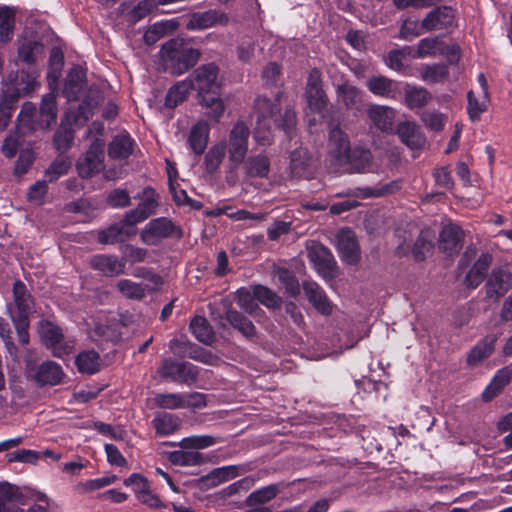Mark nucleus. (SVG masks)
Wrapping results in <instances>:
<instances>
[{
  "label": "nucleus",
  "instance_id": "obj_17",
  "mask_svg": "<svg viewBox=\"0 0 512 512\" xmlns=\"http://www.w3.org/2000/svg\"><path fill=\"white\" fill-rule=\"evenodd\" d=\"M75 140V129L70 121V115L65 114L61 119L59 126L54 132L52 143L53 147L60 154H65L69 151Z\"/></svg>",
  "mask_w": 512,
  "mask_h": 512
},
{
  "label": "nucleus",
  "instance_id": "obj_40",
  "mask_svg": "<svg viewBox=\"0 0 512 512\" xmlns=\"http://www.w3.org/2000/svg\"><path fill=\"white\" fill-rule=\"evenodd\" d=\"M191 83L188 80L178 81L167 91L164 105L166 108L174 109L179 104L183 103L189 95Z\"/></svg>",
  "mask_w": 512,
  "mask_h": 512
},
{
  "label": "nucleus",
  "instance_id": "obj_49",
  "mask_svg": "<svg viewBox=\"0 0 512 512\" xmlns=\"http://www.w3.org/2000/svg\"><path fill=\"white\" fill-rule=\"evenodd\" d=\"M431 99V93L423 87H408L405 92V104L410 109L422 108Z\"/></svg>",
  "mask_w": 512,
  "mask_h": 512
},
{
  "label": "nucleus",
  "instance_id": "obj_15",
  "mask_svg": "<svg viewBox=\"0 0 512 512\" xmlns=\"http://www.w3.org/2000/svg\"><path fill=\"white\" fill-rule=\"evenodd\" d=\"M64 375L60 364L47 360L38 366L33 379L39 387L56 386L62 382Z\"/></svg>",
  "mask_w": 512,
  "mask_h": 512
},
{
  "label": "nucleus",
  "instance_id": "obj_52",
  "mask_svg": "<svg viewBox=\"0 0 512 512\" xmlns=\"http://www.w3.org/2000/svg\"><path fill=\"white\" fill-rule=\"evenodd\" d=\"M256 302H260L262 305L269 309L279 308L282 304V299L270 288L263 285H255L252 287Z\"/></svg>",
  "mask_w": 512,
  "mask_h": 512
},
{
  "label": "nucleus",
  "instance_id": "obj_32",
  "mask_svg": "<svg viewBox=\"0 0 512 512\" xmlns=\"http://www.w3.org/2000/svg\"><path fill=\"white\" fill-rule=\"evenodd\" d=\"M152 425L155 429L156 435L168 436L172 435L181 426V419L172 413L161 412L155 415L152 420Z\"/></svg>",
  "mask_w": 512,
  "mask_h": 512
},
{
  "label": "nucleus",
  "instance_id": "obj_39",
  "mask_svg": "<svg viewBox=\"0 0 512 512\" xmlns=\"http://www.w3.org/2000/svg\"><path fill=\"white\" fill-rule=\"evenodd\" d=\"M239 475V467L236 465H228L213 469L210 473L202 478V482L208 487H216L226 481L234 479Z\"/></svg>",
  "mask_w": 512,
  "mask_h": 512
},
{
  "label": "nucleus",
  "instance_id": "obj_19",
  "mask_svg": "<svg viewBox=\"0 0 512 512\" xmlns=\"http://www.w3.org/2000/svg\"><path fill=\"white\" fill-rule=\"evenodd\" d=\"M366 86L375 96L389 99H396L400 94V83L386 76H372L368 79Z\"/></svg>",
  "mask_w": 512,
  "mask_h": 512
},
{
  "label": "nucleus",
  "instance_id": "obj_57",
  "mask_svg": "<svg viewBox=\"0 0 512 512\" xmlns=\"http://www.w3.org/2000/svg\"><path fill=\"white\" fill-rule=\"evenodd\" d=\"M440 45H442V40L437 36L423 38L418 42L413 57L422 59L427 56H435L438 54Z\"/></svg>",
  "mask_w": 512,
  "mask_h": 512
},
{
  "label": "nucleus",
  "instance_id": "obj_26",
  "mask_svg": "<svg viewBox=\"0 0 512 512\" xmlns=\"http://www.w3.org/2000/svg\"><path fill=\"white\" fill-rule=\"evenodd\" d=\"M227 21L224 13L217 10L193 13L186 27L188 30H203Z\"/></svg>",
  "mask_w": 512,
  "mask_h": 512
},
{
  "label": "nucleus",
  "instance_id": "obj_34",
  "mask_svg": "<svg viewBox=\"0 0 512 512\" xmlns=\"http://www.w3.org/2000/svg\"><path fill=\"white\" fill-rule=\"evenodd\" d=\"M43 53V45L36 40H25L17 49L16 64L23 63L29 68L36 65L37 56Z\"/></svg>",
  "mask_w": 512,
  "mask_h": 512
},
{
  "label": "nucleus",
  "instance_id": "obj_33",
  "mask_svg": "<svg viewBox=\"0 0 512 512\" xmlns=\"http://www.w3.org/2000/svg\"><path fill=\"white\" fill-rule=\"evenodd\" d=\"M135 198L141 199L136 208L146 220L156 213L160 205V196L151 186L144 187L141 193H138Z\"/></svg>",
  "mask_w": 512,
  "mask_h": 512
},
{
  "label": "nucleus",
  "instance_id": "obj_1",
  "mask_svg": "<svg viewBox=\"0 0 512 512\" xmlns=\"http://www.w3.org/2000/svg\"><path fill=\"white\" fill-rule=\"evenodd\" d=\"M218 75V65L211 62L199 66L186 79L192 84V90H197L199 103L208 109L207 116L216 122L220 120L225 111L220 97L221 85L217 81Z\"/></svg>",
  "mask_w": 512,
  "mask_h": 512
},
{
  "label": "nucleus",
  "instance_id": "obj_31",
  "mask_svg": "<svg viewBox=\"0 0 512 512\" xmlns=\"http://www.w3.org/2000/svg\"><path fill=\"white\" fill-rule=\"evenodd\" d=\"M189 449L175 450L168 453V460L178 466H200L208 462V456Z\"/></svg>",
  "mask_w": 512,
  "mask_h": 512
},
{
  "label": "nucleus",
  "instance_id": "obj_61",
  "mask_svg": "<svg viewBox=\"0 0 512 512\" xmlns=\"http://www.w3.org/2000/svg\"><path fill=\"white\" fill-rule=\"evenodd\" d=\"M70 167V159L64 154L59 153V155L55 158V160L51 163V165L46 171V174L49 177V181H55L60 176L67 174Z\"/></svg>",
  "mask_w": 512,
  "mask_h": 512
},
{
  "label": "nucleus",
  "instance_id": "obj_18",
  "mask_svg": "<svg viewBox=\"0 0 512 512\" xmlns=\"http://www.w3.org/2000/svg\"><path fill=\"white\" fill-rule=\"evenodd\" d=\"M90 267L103 274L112 277L123 273L125 262L116 255L96 254L90 258Z\"/></svg>",
  "mask_w": 512,
  "mask_h": 512
},
{
  "label": "nucleus",
  "instance_id": "obj_24",
  "mask_svg": "<svg viewBox=\"0 0 512 512\" xmlns=\"http://www.w3.org/2000/svg\"><path fill=\"white\" fill-rule=\"evenodd\" d=\"M497 336L494 334L486 335L479 340L476 345L469 351L467 355V364L476 366L488 359L495 350Z\"/></svg>",
  "mask_w": 512,
  "mask_h": 512
},
{
  "label": "nucleus",
  "instance_id": "obj_42",
  "mask_svg": "<svg viewBox=\"0 0 512 512\" xmlns=\"http://www.w3.org/2000/svg\"><path fill=\"white\" fill-rule=\"evenodd\" d=\"M280 100L279 98H275L272 100L266 96L260 95L255 99L254 109L258 115V123H261L263 120L268 118H274L276 114L280 111Z\"/></svg>",
  "mask_w": 512,
  "mask_h": 512
},
{
  "label": "nucleus",
  "instance_id": "obj_27",
  "mask_svg": "<svg viewBox=\"0 0 512 512\" xmlns=\"http://www.w3.org/2000/svg\"><path fill=\"white\" fill-rule=\"evenodd\" d=\"M210 127L205 121H198L191 127L188 135V145L196 155H202L207 148Z\"/></svg>",
  "mask_w": 512,
  "mask_h": 512
},
{
  "label": "nucleus",
  "instance_id": "obj_20",
  "mask_svg": "<svg viewBox=\"0 0 512 512\" xmlns=\"http://www.w3.org/2000/svg\"><path fill=\"white\" fill-rule=\"evenodd\" d=\"M308 257L317 271L324 276L332 275L336 268V261L331 251L322 244H317L309 249Z\"/></svg>",
  "mask_w": 512,
  "mask_h": 512
},
{
  "label": "nucleus",
  "instance_id": "obj_6",
  "mask_svg": "<svg viewBox=\"0 0 512 512\" xmlns=\"http://www.w3.org/2000/svg\"><path fill=\"white\" fill-rule=\"evenodd\" d=\"M37 330L42 344L57 358H64L69 355L72 346L64 341L65 336L62 328L56 323L42 319L37 324Z\"/></svg>",
  "mask_w": 512,
  "mask_h": 512
},
{
  "label": "nucleus",
  "instance_id": "obj_62",
  "mask_svg": "<svg viewBox=\"0 0 512 512\" xmlns=\"http://www.w3.org/2000/svg\"><path fill=\"white\" fill-rule=\"evenodd\" d=\"M434 243L428 239L423 233H421L415 240L412 254L413 258L417 262L424 261L428 254L433 251Z\"/></svg>",
  "mask_w": 512,
  "mask_h": 512
},
{
  "label": "nucleus",
  "instance_id": "obj_38",
  "mask_svg": "<svg viewBox=\"0 0 512 512\" xmlns=\"http://www.w3.org/2000/svg\"><path fill=\"white\" fill-rule=\"evenodd\" d=\"M36 106L31 102L23 104L20 113L17 116V127L24 134L32 133L38 130V120Z\"/></svg>",
  "mask_w": 512,
  "mask_h": 512
},
{
  "label": "nucleus",
  "instance_id": "obj_36",
  "mask_svg": "<svg viewBox=\"0 0 512 512\" xmlns=\"http://www.w3.org/2000/svg\"><path fill=\"white\" fill-rule=\"evenodd\" d=\"M225 319L246 338H252L256 335V327L253 322L239 311L228 309L225 312Z\"/></svg>",
  "mask_w": 512,
  "mask_h": 512
},
{
  "label": "nucleus",
  "instance_id": "obj_4",
  "mask_svg": "<svg viewBox=\"0 0 512 512\" xmlns=\"http://www.w3.org/2000/svg\"><path fill=\"white\" fill-rule=\"evenodd\" d=\"M37 76L35 70L21 69L18 71L11 86L3 93L0 103L11 106V109L15 110L21 96H29L40 86Z\"/></svg>",
  "mask_w": 512,
  "mask_h": 512
},
{
  "label": "nucleus",
  "instance_id": "obj_29",
  "mask_svg": "<svg viewBox=\"0 0 512 512\" xmlns=\"http://www.w3.org/2000/svg\"><path fill=\"white\" fill-rule=\"evenodd\" d=\"M136 234L135 228L126 229L121 222L114 223L98 232V241L101 244L122 243Z\"/></svg>",
  "mask_w": 512,
  "mask_h": 512
},
{
  "label": "nucleus",
  "instance_id": "obj_41",
  "mask_svg": "<svg viewBox=\"0 0 512 512\" xmlns=\"http://www.w3.org/2000/svg\"><path fill=\"white\" fill-rule=\"evenodd\" d=\"M392 114L391 109L380 105H373L368 110L370 120L378 129L384 132L393 130Z\"/></svg>",
  "mask_w": 512,
  "mask_h": 512
},
{
  "label": "nucleus",
  "instance_id": "obj_7",
  "mask_svg": "<svg viewBox=\"0 0 512 512\" xmlns=\"http://www.w3.org/2000/svg\"><path fill=\"white\" fill-rule=\"evenodd\" d=\"M105 141L96 137L90 144L87 151L78 158L76 170L82 179H88L100 173L104 169Z\"/></svg>",
  "mask_w": 512,
  "mask_h": 512
},
{
  "label": "nucleus",
  "instance_id": "obj_60",
  "mask_svg": "<svg viewBox=\"0 0 512 512\" xmlns=\"http://www.w3.org/2000/svg\"><path fill=\"white\" fill-rule=\"evenodd\" d=\"M188 349L189 351L186 354L187 358L193 359L206 365H214L218 361V357L214 353L195 343L191 342L190 346H188Z\"/></svg>",
  "mask_w": 512,
  "mask_h": 512
},
{
  "label": "nucleus",
  "instance_id": "obj_50",
  "mask_svg": "<svg viewBox=\"0 0 512 512\" xmlns=\"http://www.w3.org/2000/svg\"><path fill=\"white\" fill-rule=\"evenodd\" d=\"M489 96L483 94V99L479 100L474 92L470 90L467 93V114L472 122H477L481 118V114L488 109Z\"/></svg>",
  "mask_w": 512,
  "mask_h": 512
},
{
  "label": "nucleus",
  "instance_id": "obj_63",
  "mask_svg": "<svg viewBox=\"0 0 512 512\" xmlns=\"http://www.w3.org/2000/svg\"><path fill=\"white\" fill-rule=\"evenodd\" d=\"M424 29L421 27V23L416 19L407 18L400 26V31L397 38L405 41H412L414 38L420 36Z\"/></svg>",
  "mask_w": 512,
  "mask_h": 512
},
{
  "label": "nucleus",
  "instance_id": "obj_28",
  "mask_svg": "<svg viewBox=\"0 0 512 512\" xmlns=\"http://www.w3.org/2000/svg\"><path fill=\"white\" fill-rule=\"evenodd\" d=\"M491 262V255L482 253L465 276L466 286L469 288H477L486 278Z\"/></svg>",
  "mask_w": 512,
  "mask_h": 512
},
{
  "label": "nucleus",
  "instance_id": "obj_2",
  "mask_svg": "<svg viewBox=\"0 0 512 512\" xmlns=\"http://www.w3.org/2000/svg\"><path fill=\"white\" fill-rule=\"evenodd\" d=\"M159 54L165 71L173 75L186 73L198 63L202 55L199 49L190 47L180 38L162 44Z\"/></svg>",
  "mask_w": 512,
  "mask_h": 512
},
{
  "label": "nucleus",
  "instance_id": "obj_51",
  "mask_svg": "<svg viewBox=\"0 0 512 512\" xmlns=\"http://www.w3.org/2000/svg\"><path fill=\"white\" fill-rule=\"evenodd\" d=\"M175 29V25L169 21L156 22L151 25L144 33L143 40L145 44L151 46L163 38L168 32Z\"/></svg>",
  "mask_w": 512,
  "mask_h": 512
},
{
  "label": "nucleus",
  "instance_id": "obj_56",
  "mask_svg": "<svg viewBox=\"0 0 512 512\" xmlns=\"http://www.w3.org/2000/svg\"><path fill=\"white\" fill-rule=\"evenodd\" d=\"M154 402L161 409H179L185 407V400L182 393H158Z\"/></svg>",
  "mask_w": 512,
  "mask_h": 512
},
{
  "label": "nucleus",
  "instance_id": "obj_59",
  "mask_svg": "<svg viewBox=\"0 0 512 512\" xmlns=\"http://www.w3.org/2000/svg\"><path fill=\"white\" fill-rule=\"evenodd\" d=\"M106 205L113 209L126 208L131 205V197L126 189L115 188L106 196Z\"/></svg>",
  "mask_w": 512,
  "mask_h": 512
},
{
  "label": "nucleus",
  "instance_id": "obj_3",
  "mask_svg": "<svg viewBox=\"0 0 512 512\" xmlns=\"http://www.w3.org/2000/svg\"><path fill=\"white\" fill-rule=\"evenodd\" d=\"M183 237V230L168 217L151 219L140 233L141 241L148 246H156L164 239Z\"/></svg>",
  "mask_w": 512,
  "mask_h": 512
},
{
  "label": "nucleus",
  "instance_id": "obj_10",
  "mask_svg": "<svg viewBox=\"0 0 512 512\" xmlns=\"http://www.w3.org/2000/svg\"><path fill=\"white\" fill-rule=\"evenodd\" d=\"M512 288V274L502 268H494L488 276L484 289L486 298L497 301Z\"/></svg>",
  "mask_w": 512,
  "mask_h": 512
},
{
  "label": "nucleus",
  "instance_id": "obj_13",
  "mask_svg": "<svg viewBox=\"0 0 512 512\" xmlns=\"http://www.w3.org/2000/svg\"><path fill=\"white\" fill-rule=\"evenodd\" d=\"M316 71L310 73L306 87V99L311 111L323 115L327 110L328 98L322 88V81Z\"/></svg>",
  "mask_w": 512,
  "mask_h": 512
},
{
  "label": "nucleus",
  "instance_id": "obj_58",
  "mask_svg": "<svg viewBox=\"0 0 512 512\" xmlns=\"http://www.w3.org/2000/svg\"><path fill=\"white\" fill-rule=\"evenodd\" d=\"M279 282L284 286L290 296H297L300 293V284L294 272L287 268H279L277 272Z\"/></svg>",
  "mask_w": 512,
  "mask_h": 512
},
{
  "label": "nucleus",
  "instance_id": "obj_14",
  "mask_svg": "<svg viewBox=\"0 0 512 512\" xmlns=\"http://www.w3.org/2000/svg\"><path fill=\"white\" fill-rule=\"evenodd\" d=\"M351 145L348 135L339 127L334 125L329 130V155L338 165L347 161V152Z\"/></svg>",
  "mask_w": 512,
  "mask_h": 512
},
{
  "label": "nucleus",
  "instance_id": "obj_47",
  "mask_svg": "<svg viewBox=\"0 0 512 512\" xmlns=\"http://www.w3.org/2000/svg\"><path fill=\"white\" fill-rule=\"evenodd\" d=\"M15 29V11L10 7H0V42L8 43Z\"/></svg>",
  "mask_w": 512,
  "mask_h": 512
},
{
  "label": "nucleus",
  "instance_id": "obj_9",
  "mask_svg": "<svg viewBox=\"0 0 512 512\" xmlns=\"http://www.w3.org/2000/svg\"><path fill=\"white\" fill-rule=\"evenodd\" d=\"M13 301L7 304V310L11 320H29L35 307V299L28 290L26 284L16 280L12 288Z\"/></svg>",
  "mask_w": 512,
  "mask_h": 512
},
{
  "label": "nucleus",
  "instance_id": "obj_46",
  "mask_svg": "<svg viewBox=\"0 0 512 512\" xmlns=\"http://www.w3.org/2000/svg\"><path fill=\"white\" fill-rule=\"evenodd\" d=\"M190 329L198 341L204 344L214 341V331L205 317L195 316L190 322Z\"/></svg>",
  "mask_w": 512,
  "mask_h": 512
},
{
  "label": "nucleus",
  "instance_id": "obj_23",
  "mask_svg": "<svg viewBox=\"0 0 512 512\" xmlns=\"http://www.w3.org/2000/svg\"><path fill=\"white\" fill-rule=\"evenodd\" d=\"M135 140L128 132L117 134L108 145V156L113 160H125L134 152Z\"/></svg>",
  "mask_w": 512,
  "mask_h": 512
},
{
  "label": "nucleus",
  "instance_id": "obj_21",
  "mask_svg": "<svg viewBox=\"0 0 512 512\" xmlns=\"http://www.w3.org/2000/svg\"><path fill=\"white\" fill-rule=\"evenodd\" d=\"M462 240H463V231L457 225H447L445 226L439 237V249L449 255L452 256L457 254L462 248Z\"/></svg>",
  "mask_w": 512,
  "mask_h": 512
},
{
  "label": "nucleus",
  "instance_id": "obj_43",
  "mask_svg": "<svg viewBox=\"0 0 512 512\" xmlns=\"http://www.w3.org/2000/svg\"><path fill=\"white\" fill-rule=\"evenodd\" d=\"M348 160L343 162L342 165H349L354 171L364 170L371 161V152L360 146L350 147L347 152Z\"/></svg>",
  "mask_w": 512,
  "mask_h": 512
},
{
  "label": "nucleus",
  "instance_id": "obj_30",
  "mask_svg": "<svg viewBox=\"0 0 512 512\" xmlns=\"http://www.w3.org/2000/svg\"><path fill=\"white\" fill-rule=\"evenodd\" d=\"M244 171L248 177L267 178L270 171V159L264 153L253 155L244 160Z\"/></svg>",
  "mask_w": 512,
  "mask_h": 512
},
{
  "label": "nucleus",
  "instance_id": "obj_12",
  "mask_svg": "<svg viewBox=\"0 0 512 512\" xmlns=\"http://www.w3.org/2000/svg\"><path fill=\"white\" fill-rule=\"evenodd\" d=\"M454 20V9L451 6H436L423 18L421 27L426 32L448 29L453 25Z\"/></svg>",
  "mask_w": 512,
  "mask_h": 512
},
{
  "label": "nucleus",
  "instance_id": "obj_45",
  "mask_svg": "<svg viewBox=\"0 0 512 512\" xmlns=\"http://www.w3.org/2000/svg\"><path fill=\"white\" fill-rule=\"evenodd\" d=\"M220 438L210 435H192L183 438L179 443L167 442L169 446H180L182 449H205L220 442Z\"/></svg>",
  "mask_w": 512,
  "mask_h": 512
},
{
  "label": "nucleus",
  "instance_id": "obj_37",
  "mask_svg": "<svg viewBox=\"0 0 512 512\" xmlns=\"http://www.w3.org/2000/svg\"><path fill=\"white\" fill-rule=\"evenodd\" d=\"M75 365L80 373L93 375L100 370V355L95 350L82 351L76 356Z\"/></svg>",
  "mask_w": 512,
  "mask_h": 512
},
{
  "label": "nucleus",
  "instance_id": "obj_48",
  "mask_svg": "<svg viewBox=\"0 0 512 512\" xmlns=\"http://www.w3.org/2000/svg\"><path fill=\"white\" fill-rule=\"evenodd\" d=\"M421 77L428 83H444L449 77L448 65L445 63L427 64L422 69Z\"/></svg>",
  "mask_w": 512,
  "mask_h": 512
},
{
  "label": "nucleus",
  "instance_id": "obj_35",
  "mask_svg": "<svg viewBox=\"0 0 512 512\" xmlns=\"http://www.w3.org/2000/svg\"><path fill=\"white\" fill-rule=\"evenodd\" d=\"M397 133L401 141L411 149H420L425 144V138L414 123H400L397 127Z\"/></svg>",
  "mask_w": 512,
  "mask_h": 512
},
{
  "label": "nucleus",
  "instance_id": "obj_53",
  "mask_svg": "<svg viewBox=\"0 0 512 512\" xmlns=\"http://www.w3.org/2000/svg\"><path fill=\"white\" fill-rule=\"evenodd\" d=\"M309 166V158L304 149H295L290 154V170L294 177H305Z\"/></svg>",
  "mask_w": 512,
  "mask_h": 512
},
{
  "label": "nucleus",
  "instance_id": "obj_22",
  "mask_svg": "<svg viewBox=\"0 0 512 512\" xmlns=\"http://www.w3.org/2000/svg\"><path fill=\"white\" fill-rule=\"evenodd\" d=\"M303 290L308 301L322 315L328 316L332 313V304L324 290L316 283L306 281L303 283Z\"/></svg>",
  "mask_w": 512,
  "mask_h": 512
},
{
  "label": "nucleus",
  "instance_id": "obj_64",
  "mask_svg": "<svg viewBox=\"0 0 512 512\" xmlns=\"http://www.w3.org/2000/svg\"><path fill=\"white\" fill-rule=\"evenodd\" d=\"M273 120L278 128L282 129L289 138H292L296 125V115L293 110L286 109L283 114L279 111Z\"/></svg>",
  "mask_w": 512,
  "mask_h": 512
},
{
  "label": "nucleus",
  "instance_id": "obj_54",
  "mask_svg": "<svg viewBox=\"0 0 512 512\" xmlns=\"http://www.w3.org/2000/svg\"><path fill=\"white\" fill-rule=\"evenodd\" d=\"M278 487L276 485H268L266 487L253 491L247 498V505L253 509L259 508V505H263L273 498L278 493Z\"/></svg>",
  "mask_w": 512,
  "mask_h": 512
},
{
  "label": "nucleus",
  "instance_id": "obj_25",
  "mask_svg": "<svg viewBox=\"0 0 512 512\" xmlns=\"http://www.w3.org/2000/svg\"><path fill=\"white\" fill-rule=\"evenodd\" d=\"M56 97L49 93L42 97L38 112V130H49L57 119Z\"/></svg>",
  "mask_w": 512,
  "mask_h": 512
},
{
  "label": "nucleus",
  "instance_id": "obj_16",
  "mask_svg": "<svg viewBox=\"0 0 512 512\" xmlns=\"http://www.w3.org/2000/svg\"><path fill=\"white\" fill-rule=\"evenodd\" d=\"M512 380V364L504 366L496 371L488 385L481 394L483 402H490L500 395L504 388Z\"/></svg>",
  "mask_w": 512,
  "mask_h": 512
},
{
  "label": "nucleus",
  "instance_id": "obj_8",
  "mask_svg": "<svg viewBox=\"0 0 512 512\" xmlns=\"http://www.w3.org/2000/svg\"><path fill=\"white\" fill-rule=\"evenodd\" d=\"M251 131L244 121H237L228 135L226 143V152H228L229 161L235 166L242 164L248 152V140Z\"/></svg>",
  "mask_w": 512,
  "mask_h": 512
},
{
  "label": "nucleus",
  "instance_id": "obj_5",
  "mask_svg": "<svg viewBox=\"0 0 512 512\" xmlns=\"http://www.w3.org/2000/svg\"><path fill=\"white\" fill-rule=\"evenodd\" d=\"M158 375L165 380L178 384L191 385L199 376V369L190 362H180L174 358L162 359L157 369Z\"/></svg>",
  "mask_w": 512,
  "mask_h": 512
},
{
  "label": "nucleus",
  "instance_id": "obj_44",
  "mask_svg": "<svg viewBox=\"0 0 512 512\" xmlns=\"http://www.w3.org/2000/svg\"><path fill=\"white\" fill-rule=\"evenodd\" d=\"M337 95L347 109L360 108L362 93L357 87L347 83L341 84L337 87Z\"/></svg>",
  "mask_w": 512,
  "mask_h": 512
},
{
  "label": "nucleus",
  "instance_id": "obj_11",
  "mask_svg": "<svg viewBox=\"0 0 512 512\" xmlns=\"http://www.w3.org/2000/svg\"><path fill=\"white\" fill-rule=\"evenodd\" d=\"M336 247L342 261L349 265L358 264L360 248L356 235L350 228H344L338 232Z\"/></svg>",
  "mask_w": 512,
  "mask_h": 512
},
{
  "label": "nucleus",
  "instance_id": "obj_55",
  "mask_svg": "<svg viewBox=\"0 0 512 512\" xmlns=\"http://www.w3.org/2000/svg\"><path fill=\"white\" fill-rule=\"evenodd\" d=\"M226 154V142H219L212 146L204 158L205 168L209 173H214L220 166Z\"/></svg>",
  "mask_w": 512,
  "mask_h": 512
}]
</instances>
